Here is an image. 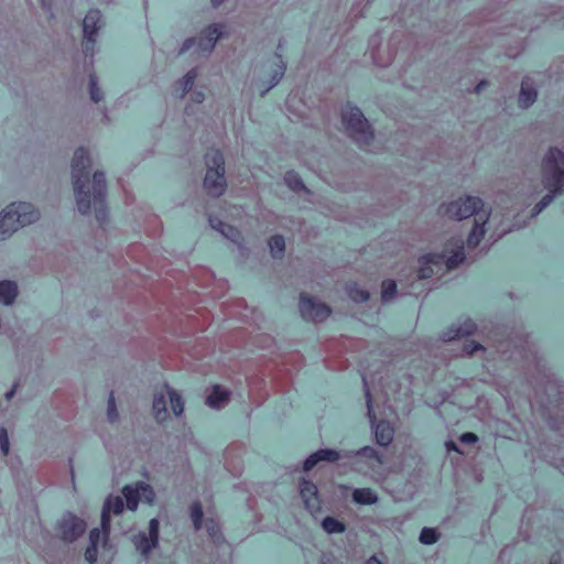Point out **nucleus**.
Segmentation results:
<instances>
[{"instance_id":"nucleus-1","label":"nucleus","mask_w":564,"mask_h":564,"mask_svg":"<svg viewBox=\"0 0 564 564\" xmlns=\"http://www.w3.org/2000/svg\"><path fill=\"white\" fill-rule=\"evenodd\" d=\"M90 170L88 151L80 147L74 152L72 161V180L78 212L89 215L91 203L96 213V219L100 225L107 220L108 208L106 204V175L102 171H96L93 175L91 191L86 189Z\"/></svg>"},{"instance_id":"nucleus-2","label":"nucleus","mask_w":564,"mask_h":564,"mask_svg":"<svg viewBox=\"0 0 564 564\" xmlns=\"http://www.w3.org/2000/svg\"><path fill=\"white\" fill-rule=\"evenodd\" d=\"M438 213L457 220L475 216V223L466 239V243L469 248H475L484 239L489 212L484 209V202L479 197L466 196L449 204H442L438 207Z\"/></svg>"},{"instance_id":"nucleus-3","label":"nucleus","mask_w":564,"mask_h":564,"mask_svg":"<svg viewBox=\"0 0 564 564\" xmlns=\"http://www.w3.org/2000/svg\"><path fill=\"white\" fill-rule=\"evenodd\" d=\"M465 260L464 241L449 240L442 252H430L419 258L417 279H430L434 272L449 271Z\"/></svg>"},{"instance_id":"nucleus-4","label":"nucleus","mask_w":564,"mask_h":564,"mask_svg":"<svg viewBox=\"0 0 564 564\" xmlns=\"http://www.w3.org/2000/svg\"><path fill=\"white\" fill-rule=\"evenodd\" d=\"M543 185L549 191L533 207V214H540L560 194L564 187V152L557 148H550L542 161Z\"/></svg>"},{"instance_id":"nucleus-5","label":"nucleus","mask_w":564,"mask_h":564,"mask_svg":"<svg viewBox=\"0 0 564 564\" xmlns=\"http://www.w3.org/2000/svg\"><path fill=\"white\" fill-rule=\"evenodd\" d=\"M40 218V212L30 203L9 204L0 213V241L9 238L19 228L31 225Z\"/></svg>"},{"instance_id":"nucleus-6","label":"nucleus","mask_w":564,"mask_h":564,"mask_svg":"<svg viewBox=\"0 0 564 564\" xmlns=\"http://www.w3.org/2000/svg\"><path fill=\"white\" fill-rule=\"evenodd\" d=\"M341 121L350 138L362 145L371 144L373 131L358 107L347 102L341 109Z\"/></svg>"},{"instance_id":"nucleus-7","label":"nucleus","mask_w":564,"mask_h":564,"mask_svg":"<svg viewBox=\"0 0 564 564\" xmlns=\"http://www.w3.org/2000/svg\"><path fill=\"white\" fill-rule=\"evenodd\" d=\"M207 172L204 187L208 195L220 196L226 189L225 160L219 150L210 149L205 153Z\"/></svg>"},{"instance_id":"nucleus-8","label":"nucleus","mask_w":564,"mask_h":564,"mask_svg":"<svg viewBox=\"0 0 564 564\" xmlns=\"http://www.w3.org/2000/svg\"><path fill=\"white\" fill-rule=\"evenodd\" d=\"M223 25L220 24H210L206 26L198 39V41L195 37H189L185 40L180 54H184L185 52L189 51L194 46H197V50L202 53H210L213 48L215 47V44L217 40L223 37Z\"/></svg>"},{"instance_id":"nucleus-9","label":"nucleus","mask_w":564,"mask_h":564,"mask_svg":"<svg viewBox=\"0 0 564 564\" xmlns=\"http://www.w3.org/2000/svg\"><path fill=\"white\" fill-rule=\"evenodd\" d=\"M362 381H364V386H365L367 412H368V416H369L371 424L375 426L376 441L381 446H388L393 440L394 430L390 425V423L387 421H380L377 423V417H376V414H375L373 408H372V397L368 389L366 378H364Z\"/></svg>"},{"instance_id":"nucleus-10","label":"nucleus","mask_w":564,"mask_h":564,"mask_svg":"<svg viewBox=\"0 0 564 564\" xmlns=\"http://www.w3.org/2000/svg\"><path fill=\"white\" fill-rule=\"evenodd\" d=\"M102 14L97 9H90L83 20L84 31V54L86 56H93L96 45V36L100 29Z\"/></svg>"},{"instance_id":"nucleus-11","label":"nucleus","mask_w":564,"mask_h":564,"mask_svg":"<svg viewBox=\"0 0 564 564\" xmlns=\"http://www.w3.org/2000/svg\"><path fill=\"white\" fill-rule=\"evenodd\" d=\"M299 307L301 316L307 322H323L332 314V310L327 304L317 302L305 293L300 295Z\"/></svg>"},{"instance_id":"nucleus-12","label":"nucleus","mask_w":564,"mask_h":564,"mask_svg":"<svg viewBox=\"0 0 564 564\" xmlns=\"http://www.w3.org/2000/svg\"><path fill=\"white\" fill-rule=\"evenodd\" d=\"M160 536V522L156 518H153L149 522V532H139L132 538V542L135 549L142 554L148 555L159 544Z\"/></svg>"},{"instance_id":"nucleus-13","label":"nucleus","mask_w":564,"mask_h":564,"mask_svg":"<svg viewBox=\"0 0 564 564\" xmlns=\"http://www.w3.org/2000/svg\"><path fill=\"white\" fill-rule=\"evenodd\" d=\"M122 495L127 501V508L131 511H135L138 505L142 498L148 502H152L154 499V492L150 485L145 482H137L134 485H127L122 488Z\"/></svg>"},{"instance_id":"nucleus-14","label":"nucleus","mask_w":564,"mask_h":564,"mask_svg":"<svg viewBox=\"0 0 564 564\" xmlns=\"http://www.w3.org/2000/svg\"><path fill=\"white\" fill-rule=\"evenodd\" d=\"M58 530L64 541L73 542L85 532L86 522L73 513H67L59 520Z\"/></svg>"},{"instance_id":"nucleus-15","label":"nucleus","mask_w":564,"mask_h":564,"mask_svg":"<svg viewBox=\"0 0 564 564\" xmlns=\"http://www.w3.org/2000/svg\"><path fill=\"white\" fill-rule=\"evenodd\" d=\"M123 508H124L123 499L120 496H116V497L109 496L106 499L104 507H102V511H101V529L104 530L106 535H109V532H110V524H111L110 516H111V513L120 514L123 511Z\"/></svg>"},{"instance_id":"nucleus-16","label":"nucleus","mask_w":564,"mask_h":564,"mask_svg":"<svg viewBox=\"0 0 564 564\" xmlns=\"http://www.w3.org/2000/svg\"><path fill=\"white\" fill-rule=\"evenodd\" d=\"M476 329V323L471 318L465 317L458 321V326L452 325L446 330H444L442 333V339L445 341L459 339L465 336L473 335Z\"/></svg>"},{"instance_id":"nucleus-17","label":"nucleus","mask_w":564,"mask_h":564,"mask_svg":"<svg viewBox=\"0 0 564 564\" xmlns=\"http://www.w3.org/2000/svg\"><path fill=\"white\" fill-rule=\"evenodd\" d=\"M300 495L304 501L305 508L311 512H315L321 508V499L318 490L314 482L303 479L300 486Z\"/></svg>"},{"instance_id":"nucleus-18","label":"nucleus","mask_w":564,"mask_h":564,"mask_svg":"<svg viewBox=\"0 0 564 564\" xmlns=\"http://www.w3.org/2000/svg\"><path fill=\"white\" fill-rule=\"evenodd\" d=\"M340 455L339 452L335 449L324 448L318 449L317 452L310 455L303 463V469L305 471H310L313 469L317 463L326 460V462H337Z\"/></svg>"},{"instance_id":"nucleus-19","label":"nucleus","mask_w":564,"mask_h":564,"mask_svg":"<svg viewBox=\"0 0 564 564\" xmlns=\"http://www.w3.org/2000/svg\"><path fill=\"white\" fill-rule=\"evenodd\" d=\"M166 391L164 390V386L162 387L161 391L154 393L153 398V412L154 417L158 422H163L166 420L169 413L166 409V400H165Z\"/></svg>"},{"instance_id":"nucleus-20","label":"nucleus","mask_w":564,"mask_h":564,"mask_svg":"<svg viewBox=\"0 0 564 564\" xmlns=\"http://www.w3.org/2000/svg\"><path fill=\"white\" fill-rule=\"evenodd\" d=\"M538 93L534 87L529 85V77L522 80L519 94V104L522 108H528L536 100Z\"/></svg>"},{"instance_id":"nucleus-21","label":"nucleus","mask_w":564,"mask_h":564,"mask_svg":"<svg viewBox=\"0 0 564 564\" xmlns=\"http://www.w3.org/2000/svg\"><path fill=\"white\" fill-rule=\"evenodd\" d=\"M352 499L356 503L371 506L378 501V497L370 488H357L352 492Z\"/></svg>"},{"instance_id":"nucleus-22","label":"nucleus","mask_w":564,"mask_h":564,"mask_svg":"<svg viewBox=\"0 0 564 564\" xmlns=\"http://www.w3.org/2000/svg\"><path fill=\"white\" fill-rule=\"evenodd\" d=\"M196 78L197 69L192 68L185 74V76L180 82H177V91H180L181 97H184L192 89Z\"/></svg>"},{"instance_id":"nucleus-23","label":"nucleus","mask_w":564,"mask_h":564,"mask_svg":"<svg viewBox=\"0 0 564 564\" xmlns=\"http://www.w3.org/2000/svg\"><path fill=\"white\" fill-rule=\"evenodd\" d=\"M164 390L166 391V394L169 395L171 409L173 413L178 416L184 411V402L182 400V397L175 392L174 390L170 389L167 383H164Z\"/></svg>"},{"instance_id":"nucleus-24","label":"nucleus","mask_w":564,"mask_h":564,"mask_svg":"<svg viewBox=\"0 0 564 564\" xmlns=\"http://www.w3.org/2000/svg\"><path fill=\"white\" fill-rule=\"evenodd\" d=\"M19 284H0V302L10 305L18 296Z\"/></svg>"},{"instance_id":"nucleus-25","label":"nucleus","mask_w":564,"mask_h":564,"mask_svg":"<svg viewBox=\"0 0 564 564\" xmlns=\"http://www.w3.org/2000/svg\"><path fill=\"white\" fill-rule=\"evenodd\" d=\"M229 393L219 386H214L210 394L207 397V404L212 408H218L223 402L228 400Z\"/></svg>"},{"instance_id":"nucleus-26","label":"nucleus","mask_w":564,"mask_h":564,"mask_svg":"<svg viewBox=\"0 0 564 564\" xmlns=\"http://www.w3.org/2000/svg\"><path fill=\"white\" fill-rule=\"evenodd\" d=\"M209 225L213 229L221 232L224 236H226L227 238L231 239V240H235V236H236V230L232 226L219 220L218 218L216 217H213V216H209Z\"/></svg>"},{"instance_id":"nucleus-27","label":"nucleus","mask_w":564,"mask_h":564,"mask_svg":"<svg viewBox=\"0 0 564 564\" xmlns=\"http://www.w3.org/2000/svg\"><path fill=\"white\" fill-rule=\"evenodd\" d=\"M268 246L270 248V251L273 256V258H282L285 251V240L283 236L281 235H274L272 236L269 241Z\"/></svg>"},{"instance_id":"nucleus-28","label":"nucleus","mask_w":564,"mask_h":564,"mask_svg":"<svg viewBox=\"0 0 564 564\" xmlns=\"http://www.w3.org/2000/svg\"><path fill=\"white\" fill-rule=\"evenodd\" d=\"M284 182L294 192L306 189L301 176L293 170L284 174Z\"/></svg>"},{"instance_id":"nucleus-29","label":"nucleus","mask_w":564,"mask_h":564,"mask_svg":"<svg viewBox=\"0 0 564 564\" xmlns=\"http://www.w3.org/2000/svg\"><path fill=\"white\" fill-rule=\"evenodd\" d=\"M322 527L327 533H343L346 530V527L341 521L329 516L323 520Z\"/></svg>"},{"instance_id":"nucleus-30","label":"nucleus","mask_w":564,"mask_h":564,"mask_svg":"<svg viewBox=\"0 0 564 564\" xmlns=\"http://www.w3.org/2000/svg\"><path fill=\"white\" fill-rule=\"evenodd\" d=\"M275 57L278 59V62L275 63L276 68L274 69V72L271 76L268 89L275 86L281 80V78L284 75L285 68H286V65H285L282 56L276 54Z\"/></svg>"},{"instance_id":"nucleus-31","label":"nucleus","mask_w":564,"mask_h":564,"mask_svg":"<svg viewBox=\"0 0 564 564\" xmlns=\"http://www.w3.org/2000/svg\"><path fill=\"white\" fill-rule=\"evenodd\" d=\"M203 508L199 502H193L191 506V518L195 530H199L203 523Z\"/></svg>"},{"instance_id":"nucleus-32","label":"nucleus","mask_w":564,"mask_h":564,"mask_svg":"<svg viewBox=\"0 0 564 564\" xmlns=\"http://www.w3.org/2000/svg\"><path fill=\"white\" fill-rule=\"evenodd\" d=\"M206 530L215 543L224 541L219 524L215 520L208 519L206 521Z\"/></svg>"},{"instance_id":"nucleus-33","label":"nucleus","mask_w":564,"mask_h":564,"mask_svg":"<svg viewBox=\"0 0 564 564\" xmlns=\"http://www.w3.org/2000/svg\"><path fill=\"white\" fill-rule=\"evenodd\" d=\"M438 539V534L435 529L423 528L420 533V542L422 544L431 545L434 544Z\"/></svg>"},{"instance_id":"nucleus-34","label":"nucleus","mask_w":564,"mask_h":564,"mask_svg":"<svg viewBox=\"0 0 564 564\" xmlns=\"http://www.w3.org/2000/svg\"><path fill=\"white\" fill-rule=\"evenodd\" d=\"M89 94L93 101L99 102L101 100L102 93L98 87L97 77L95 74L89 75Z\"/></svg>"},{"instance_id":"nucleus-35","label":"nucleus","mask_w":564,"mask_h":564,"mask_svg":"<svg viewBox=\"0 0 564 564\" xmlns=\"http://www.w3.org/2000/svg\"><path fill=\"white\" fill-rule=\"evenodd\" d=\"M356 456L365 457L368 459H375L379 463H381V457L379 456L378 452L371 447V446H364L359 448L356 453Z\"/></svg>"},{"instance_id":"nucleus-36","label":"nucleus","mask_w":564,"mask_h":564,"mask_svg":"<svg viewBox=\"0 0 564 564\" xmlns=\"http://www.w3.org/2000/svg\"><path fill=\"white\" fill-rule=\"evenodd\" d=\"M107 415L110 422L117 421L119 416L115 394L112 391L110 392L108 398Z\"/></svg>"},{"instance_id":"nucleus-37","label":"nucleus","mask_w":564,"mask_h":564,"mask_svg":"<svg viewBox=\"0 0 564 564\" xmlns=\"http://www.w3.org/2000/svg\"><path fill=\"white\" fill-rule=\"evenodd\" d=\"M349 295L352 297L354 301L359 303L366 302L369 299V293L367 291L358 290L356 288L349 289Z\"/></svg>"},{"instance_id":"nucleus-38","label":"nucleus","mask_w":564,"mask_h":564,"mask_svg":"<svg viewBox=\"0 0 564 564\" xmlns=\"http://www.w3.org/2000/svg\"><path fill=\"white\" fill-rule=\"evenodd\" d=\"M0 448L4 456H7L9 454L10 443H9L8 432L4 427L0 429Z\"/></svg>"},{"instance_id":"nucleus-39","label":"nucleus","mask_w":564,"mask_h":564,"mask_svg":"<svg viewBox=\"0 0 564 564\" xmlns=\"http://www.w3.org/2000/svg\"><path fill=\"white\" fill-rule=\"evenodd\" d=\"M382 300L388 301L395 296L398 292V284H382Z\"/></svg>"},{"instance_id":"nucleus-40","label":"nucleus","mask_w":564,"mask_h":564,"mask_svg":"<svg viewBox=\"0 0 564 564\" xmlns=\"http://www.w3.org/2000/svg\"><path fill=\"white\" fill-rule=\"evenodd\" d=\"M97 556H98V546L89 544L85 551V560L88 563L94 564L97 562Z\"/></svg>"},{"instance_id":"nucleus-41","label":"nucleus","mask_w":564,"mask_h":564,"mask_svg":"<svg viewBox=\"0 0 564 564\" xmlns=\"http://www.w3.org/2000/svg\"><path fill=\"white\" fill-rule=\"evenodd\" d=\"M101 534L105 535V539H108V535H106L104 531L101 532L98 528L93 529L89 532V544L98 546Z\"/></svg>"},{"instance_id":"nucleus-42","label":"nucleus","mask_w":564,"mask_h":564,"mask_svg":"<svg viewBox=\"0 0 564 564\" xmlns=\"http://www.w3.org/2000/svg\"><path fill=\"white\" fill-rule=\"evenodd\" d=\"M481 349H484V347L475 340L467 341L464 345V351L467 355H473L474 352L481 350Z\"/></svg>"},{"instance_id":"nucleus-43","label":"nucleus","mask_w":564,"mask_h":564,"mask_svg":"<svg viewBox=\"0 0 564 564\" xmlns=\"http://www.w3.org/2000/svg\"><path fill=\"white\" fill-rule=\"evenodd\" d=\"M459 440L464 444H474L478 441V437L475 433L466 432L460 435Z\"/></svg>"},{"instance_id":"nucleus-44","label":"nucleus","mask_w":564,"mask_h":564,"mask_svg":"<svg viewBox=\"0 0 564 564\" xmlns=\"http://www.w3.org/2000/svg\"><path fill=\"white\" fill-rule=\"evenodd\" d=\"M445 445H446V448H447L448 452H457V453L460 452L458 446L456 445V443L453 442V441H447L445 443Z\"/></svg>"},{"instance_id":"nucleus-45","label":"nucleus","mask_w":564,"mask_h":564,"mask_svg":"<svg viewBox=\"0 0 564 564\" xmlns=\"http://www.w3.org/2000/svg\"><path fill=\"white\" fill-rule=\"evenodd\" d=\"M488 80H480L476 87H475V93L479 94L480 91H482L485 89V87L488 86Z\"/></svg>"},{"instance_id":"nucleus-46","label":"nucleus","mask_w":564,"mask_h":564,"mask_svg":"<svg viewBox=\"0 0 564 564\" xmlns=\"http://www.w3.org/2000/svg\"><path fill=\"white\" fill-rule=\"evenodd\" d=\"M193 100H194L195 102H197V104L203 102V100H204V94H203V93H200V91H196V93H194V95H193Z\"/></svg>"},{"instance_id":"nucleus-47","label":"nucleus","mask_w":564,"mask_h":564,"mask_svg":"<svg viewBox=\"0 0 564 564\" xmlns=\"http://www.w3.org/2000/svg\"><path fill=\"white\" fill-rule=\"evenodd\" d=\"M367 564H383L376 555L369 557Z\"/></svg>"},{"instance_id":"nucleus-48","label":"nucleus","mask_w":564,"mask_h":564,"mask_svg":"<svg viewBox=\"0 0 564 564\" xmlns=\"http://www.w3.org/2000/svg\"><path fill=\"white\" fill-rule=\"evenodd\" d=\"M17 390V386H13V388L6 393V399L9 401L13 398Z\"/></svg>"},{"instance_id":"nucleus-49","label":"nucleus","mask_w":564,"mask_h":564,"mask_svg":"<svg viewBox=\"0 0 564 564\" xmlns=\"http://www.w3.org/2000/svg\"><path fill=\"white\" fill-rule=\"evenodd\" d=\"M214 6L220 4L224 0H210Z\"/></svg>"},{"instance_id":"nucleus-50","label":"nucleus","mask_w":564,"mask_h":564,"mask_svg":"<svg viewBox=\"0 0 564 564\" xmlns=\"http://www.w3.org/2000/svg\"><path fill=\"white\" fill-rule=\"evenodd\" d=\"M550 564H560V562H558V561H556V560H552V561L550 562Z\"/></svg>"},{"instance_id":"nucleus-51","label":"nucleus","mask_w":564,"mask_h":564,"mask_svg":"<svg viewBox=\"0 0 564 564\" xmlns=\"http://www.w3.org/2000/svg\"><path fill=\"white\" fill-rule=\"evenodd\" d=\"M383 282H390V283H393V282H395V281H394V280L389 279V280H384Z\"/></svg>"},{"instance_id":"nucleus-52","label":"nucleus","mask_w":564,"mask_h":564,"mask_svg":"<svg viewBox=\"0 0 564 564\" xmlns=\"http://www.w3.org/2000/svg\"><path fill=\"white\" fill-rule=\"evenodd\" d=\"M0 282L7 283V282H11V281L10 280H0Z\"/></svg>"},{"instance_id":"nucleus-53","label":"nucleus","mask_w":564,"mask_h":564,"mask_svg":"<svg viewBox=\"0 0 564 564\" xmlns=\"http://www.w3.org/2000/svg\"><path fill=\"white\" fill-rule=\"evenodd\" d=\"M43 2V4L45 6V0H41Z\"/></svg>"}]
</instances>
